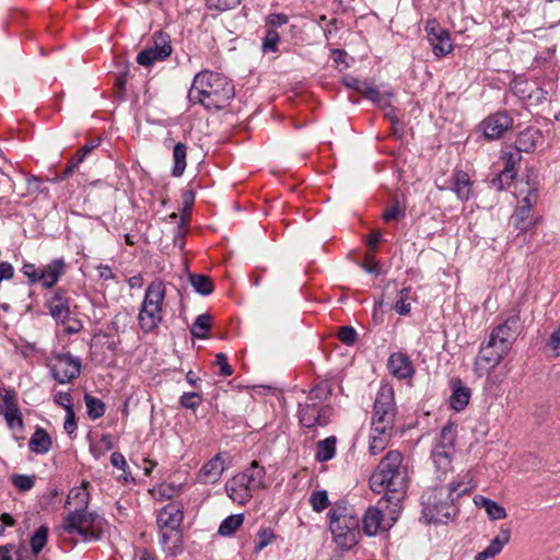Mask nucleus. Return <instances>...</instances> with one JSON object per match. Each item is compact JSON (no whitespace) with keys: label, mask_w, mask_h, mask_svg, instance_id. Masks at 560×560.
I'll list each match as a JSON object with an SVG mask.
<instances>
[{"label":"nucleus","mask_w":560,"mask_h":560,"mask_svg":"<svg viewBox=\"0 0 560 560\" xmlns=\"http://www.w3.org/2000/svg\"><path fill=\"white\" fill-rule=\"evenodd\" d=\"M12 485L21 492L30 491L35 485V476L14 474L11 476Z\"/></svg>","instance_id":"44"},{"label":"nucleus","mask_w":560,"mask_h":560,"mask_svg":"<svg viewBox=\"0 0 560 560\" xmlns=\"http://www.w3.org/2000/svg\"><path fill=\"white\" fill-rule=\"evenodd\" d=\"M511 530L508 527H501L499 534L490 541L487 548L478 552L475 557L476 560H487L494 558L501 552L503 547L510 541Z\"/></svg>","instance_id":"23"},{"label":"nucleus","mask_w":560,"mask_h":560,"mask_svg":"<svg viewBox=\"0 0 560 560\" xmlns=\"http://www.w3.org/2000/svg\"><path fill=\"white\" fill-rule=\"evenodd\" d=\"M337 337L342 343L352 346L357 341L358 334L353 327L342 326L339 328Z\"/></svg>","instance_id":"50"},{"label":"nucleus","mask_w":560,"mask_h":560,"mask_svg":"<svg viewBox=\"0 0 560 560\" xmlns=\"http://www.w3.org/2000/svg\"><path fill=\"white\" fill-rule=\"evenodd\" d=\"M55 401H56V404H58L59 406L63 407V408L66 409V411L73 410V407H72V397H71V394H70V393L59 392V393L55 396Z\"/></svg>","instance_id":"57"},{"label":"nucleus","mask_w":560,"mask_h":560,"mask_svg":"<svg viewBox=\"0 0 560 560\" xmlns=\"http://www.w3.org/2000/svg\"><path fill=\"white\" fill-rule=\"evenodd\" d=\"M49 529L47 526L42 525L38 527L31 537V550L36 556L38 555L46 546L48 540Z\"/></svg>","instance_id":"39"},{"label":"nucleus","mask_w":560,"mask_h":560,"mask_svg":"<svg viewBox=\"0 0 560 560\" xmlns=\"http://www.w3.org/2000/svg\"><path fill=\"white\" fill-rule=\"evenodd\" d=\"M514 226L521 232L532 231L538 222L529 207H517L513 217Z\"/></svg>","instance_id":"26"},{"label":"nucleus","mask_w":560,"mask_h":560,"mask_svg":"<svg viewBox=\"0 0 560 560\" xmlns=\"http://www.w3.org/2000/svg\"><path fill=\"white\" fill-rule=\"evenodd\" d=\"M166 287L163 281L154 280L147 287L138 314L139 327L144 334L153 332L162 323Z\"/></svg>","instance_id":"7"},{"label":"nucleus","mask_w":560,"mask_h":560,"mask_svg":"<svg viewBox=\"0 0 560 560\" xmlns=\"http://www.w3.org/2000/svg\"><path fill=\"white\" fill-rule=\"evenodd\" d=\"M480 126L483 130V136L488 140H495L512 128L513 119L506 113L498 112L485 118Z\"/></svg>","instance_id":"19"},{"label":"nucleus","mask_w":560,"mask_h":560,"mask_svg":"<svg viewBox=\"0 0 560 560\" xmlns=\"http://www.w3.org/2000/svg\"><path fill=\"white\" fill-rule=\"evenodd\" d=\"M51 439L43 428H37L30 439V450L36 454H46L51 448Z\"/></svg>","instance_id":"27"},{"label":"nucleus","mask_w":560,"mask_h":560,"mask_svg":"<svg viewBox=\"0 0 560 560\" xmlns=\"http://www.w3.org/2000/svg\"><path fill=\"white\" fill-rule=\"evenodd\" d=\"M210 10L228 11L241 3V0H206Z\"/></svg>","instance_id":"52"},{"label":"nucleus","mask_w":560,"mask_h":560,"mask_svg":"<svg viewBox=\"0 0 560 560\" xmlns=\"http://www.w3.org/2000/svg\"><path fill=\"white\" fill-rule=\"evenodd\" d=\"M522 331V322L518 313L509 315L505 320L494 327L489 336L493 343L510 352L512 345Z\"/></svg>","instance_id":"13"},{"label":"nucleus","mask_w":560,"mask_h":560,"mask_svg":"<svg viewBox=\"0 0 560 560\" xmlns=\"http://www.w3.org/2000/svg\"><path fill=\"white\" fill-rule=\"evenodd\" d=\"M331 57L336 66L339 68V70H342L345 68H348V63L346 62L347 54L342 49H332L331 50Z\"/></svg>","instance_id":"58"},{"label":"nucleus","mask_w":560,"mask_h":560,"mask_svg":"<svg viewBox=\"0 0 560 560\" xmlns=\"http://www.w3.org/2000/svg\"><path fill=\"white\" fill-rule=\"evenodd\" d=\"M406 206L397 198L393 205L383 212V220L386 222L398 221L405 217Z\"/></svg>","instance_id":"42"},{"label":"nucleus","mask_w":560,"mask_h":560,"mask_svg":"<svg viewBox=\"0 0 560 560\" xmlns=\"http://www.w3.org/2000/svg\"><path fill=\"white\" fill-rule=\"evenodd\" d=\"M328 517L330 532L339 548L349 550L359 542L361 518L352 506L336 504Z\"/></svg>","instance_id":"6"},{"label":"nucleus","mask_w":560,"mask_h":560,"mask_svg":"<svg viewBox=\"0 0 560 560\" xmlns=\"http://www.w3.org/2000/svg\"><path fill=\"white\" fill-rule=\"evenodd\" d=\"M88 486V482H83L80 487L72 488L67 497L66 505L74 503L75 509L86 510L90 501Z\"/></svg>","instance_id":"29"},{"label":"nucleus","mask_w":560,"mask_h":560,"mask_svg":"<svg viewBox=\"0 0 560 560\" xmlns=\"http://www.w3.org/2000/svg\"><path fill=\"white\" fill-rule=\"evenodd\" d=\"M110 463L114 467L125 471L128 468L125 456L119 452H114L110 455Z\"/></svg>","instance_id":"62"},{"label":"nucleus","mask_w":560,"mask_h":560,"mask_svg":"<svg viewBox=\"0 0 560 560\" xmlns=\"http://www.w3.org/2000/svg\"><path fill=\"white\" fill-rule=\"evenodd\" d=\"M452 388L453 393L450 397L451 407L456 411H462L470 400L471 390L458 378L452 382Z\"/></svg>","instance_id":"25"},{"label":"nucleus","mask_w":560,"mask_h":560,"mask_svg":"<svg viewBox=\"0 0 560 560\" xmlns=\"http://www.w3.org/2000/svg\"><path fill=\"white\" fill-rule=\"evenodd\" d=\"M46 306L51 317L57 322L65 324L70 318V298L68 291L58 288L52 295L47 299Z\"/></svg>","instance_id":"20"},{"label":"nucleus","mask_w":560,"mask_h":560,"mask_svg":"<svg viewBox=\"0 0 560 560\" xmlns=\"http://www.w3.org/2000/svg\"><path fill=\"white\" fill-rule=\"evenodd\" d=\"M256 538H257V540H256L255 551L259 552L265 547H267L269 544H271L273 541V539L276 538V535L271 528H261L258 530Z\"/></svg>","instance_id":"46"},{"label":"nucleus","mask_w":560,"mask_h":560,"mask_svg":"<svg viewBox=\"0 0 560 560\" xmlns=\"http://www.w3.org/2000/svg\"><path fill=\"white\" fill-rule=\"evenodd\" d=\"M184 520L183 505L179 502H171L163 506L156 516L160 545L164 552L175 556L182 550Z\"/></svg>","instance_id":"5"},{"label":"nucleus","mask_w":560,"mask_h":560,"mask_svg":"<svg viewBox=\"0 0 560 560\" xmlns=\"http://www.w3.org/2000/svg\"><path fill=\"white\" fill-rule=\"evenodd\" d=\"M189 282L195 291L201 295H209L213 291V283L208 276L191 273L189 275Z\"/></svg>","instance_id":"34"},{"label":"nucleus","mask_w":560,"mask_h":560,"mask_svg":"<svg viewBox=\"0 0 560 560\" xmlns=\"http://www.w3.org/2000/svg\"><path fill=\"white\" fill-rule=\"evenodd\" d=\"M61 529L69 535L80 536L83 541H95L101 538L97 515L82 509H74L69 513L61 524Z\"/></svg>","instance_id":"10"},{"label":"nucleus","mask_w":560,"mask_h":560,"mask_svg":"<svg viewBox=\"0 0 560 560\" xmlns=\"http://www.w3.org/2000/svg\"><path fill=\"white\" fill-rule=\"evenodd\" d=\"M63 429L68 434H72L77 430V421L73 410L67 411Z\"/></svg>","instance_id":"61"},{"label":"nucleus","mask_w":560,"mask_h":560,"mask_svg":"<svg viewBox=\"0 0 560 560\" xmlns=\"http://www.w3.org/2000/svg\"><path fill=\"white\" fill-rule=\"evenodd\" d=\"M279 40L280 36L276 30H267L266 35L262 39V50L265 52H276L278 50Z\"/></svg>","instance_id":"47"},{"label":"nucleus","mask_w":560,"mask_h":560,"mask_svg":"<svg viewBox=\"0 0 560 560\" xmlns=\"http://www.w3.org/2000/svg\"><path fill=\"white\" fill-rule=\"evenodd\" d=\"M230 456L226 453H219L207 463L202 465L197 474V479L203 485H211L217 482L224 470L228 468L226 462Z\"/></svg>","instance_id":"18"},{"label":"nucleus","mask_w":560,"mask_h":560,"mask_svg":"<svg viewBox=\"0 0 560 560\" xmlns=\"http://www.w3.org/2000/svg\"><path fill=\"white\" fill-rule=\"evenodd\" d=\"M537 202V191L536 189L534 188H528V191L526 194V196L523 197L522 199V206L521 207H529L530 210H533V207L536 205Z\"/></svg>","instance_id":"63"},{"label":"nucleus","mask_w":560,"mask_h":560,"mask_svg":"<svg viewBox=\"0 0 560 560\" xmlns=\"http://www.w3.org/2000/svg\"><path fill=\"white\" fill-rule=\"evenodd\" d=\"M413 300L411 288L406 287L399 291L398 300L395 303L394 310L399 315H408L411 311V302Z\"/></svg>","instance_id":"38"},{"label":"nucleus","mask_w":560,"mask_h":560,"mask_svg":"<svg viewBox=\"0 0 560 560\" xmlns=\"http://www.w3.org/2000/svg\"><path fill=\"white\" fill-rule=\"evenodd\" d=\"M0 398L2 401L0 404V408H9V407L19 406L18 405V396H16V393L14 389L1 387L0 388Z\"/></svg>","instance_id":"51"},{"label":"nucleus","mask_w":560,"mask_h":560,"mask_svg":"<svg viewBox=\"0 0 560 560\" xmlns=\"http://www.w3.org/2000/svg\"><path fill=\"white\" fill-rule=\"evenodd\" d=\"M212 317L205 313L197 316L196 320L191 325L190 332L195 338L206 339L208 338V331L211 328Z\"/></svg>","instance_id":"33"},{"label":"nucleus","mask_w":560,"mask_h":560,"mask_svg":"<svg viewBox=\"0 0 560 560\" xmlns=\"http://www.w3.org/2000/svg\"><path fill=\"white\" fill-rule=\"evenodd\" d=\"M424 31L435 56L442 57L452 51L453 45L450 33L436 20L427 21Z\"/></svg>","instance_id":"17"},{"label":"nucleus","mask_w":560,"mask_h":560,"mask_svg":"<svg viewBox=\"0 0 560 560\" xmlns=\"http://www.w3.org/2000/svg\"><path fill=\"white\" fill-rule=\"evenodd\" d=\"M453 191L460 200L467 201L472 196V182L469 175L462 170H454L452 174Z\"/></svg>","instance_id":"24"},{"label":"nucleus","mask_w":560,"mask_h":560,"mask_svg":"<svg viewBox=\"0 0 560 560\" xmlns=\"http://www.w3.org/2000/svg\"><path fill=\"white\" fill-rule=\"evenodd\" d=\"M186 156H187V147L183 142H177L173 149V160L174 166L172 170V175L175 177H179L184 174L186 168Z\"/></svg>","instance_id":"32"},{"label":"nucleus","mask_w":560,"mask_h":560,"mask_svg":"<svg viewBox=\"0 0 560 560\" xmlns=\"http://www.w3.org/2000/svg\"><path fill=\"white\" fill-rule=\"evenodd\" d=\"M389 374L397 380H411L416 373L411 359L405 352H394L387 360Z\"/></svg>","instance_id":"21"},{"label":"nucleus","mask_w":560,"mask_h":560,"mask_svg":"<svg viewBox=\"0 0 560 560\" xmlns=\"http://www.w3.org/2000/svg\"><path fill=\"white\" fill-rule=\"evenodd\" d=\"M98 144H100V140H92L89 143H85L81 149H79L77 151L73 159L77 162L82 163L84 161V159L89 154H91L94 149H96L98 147Z\"/></svg>","instance_id":"54"},{"label":"nucleus","mask_w":560,"mask_h":560,"mask_svg":"<svg viewBox=\"0 0 560 560\" xmlns=\"http://www.w3.org/2000/svg\"><path fill=\"white\" fill-rule=\"evenodd\" d=\"M544 143L542 132L537 128H526L518 133L515 148L518 152H533Z\"/></svg>","instance_id":"22"},{"label":"nucleus","mask_w":560,"mask_h":560,"mask_svg":"<svg viewBox=\"0 0 560 560\" xmlns=\"http://www.w3.org/2000/svg\"><path fill=\"white\" fill-rule=\"evenodd\" d=\"M310 503L315 512H323L330 504L326 490L313 491L310 497Z\"/></svg>","instance_id":"43"},{"label":"nucleus","mask_w":560,"mask_h":560,"mask_svg":"<svg viewBox=\"0 0 560 560\" xmlns=\"http://www.w3.org/2000/svg\"><path fill=\"white\" fill-rule=\"evenodd\" d=\"M509 353L503 348H499V345L488 340L486 345L480 347L479 353L474 362V371L478 376H483L492 371L500 364L502 359Z\"/></svg>","instance_id":"15"},{"label":"nucleus","mask_w":560,"mask_h":560,"mask_svg":"<svg viewBox=\"0 0 560 560\" xmlns=\"http://www.w3.org/2000/svg\"><path fill=\"white\" fill-rule=\"evenodd\" d=\"M474 502L477 506L486 510L487 515L491 520H503L506 517V511L503 506L499 505L491 499L482 495H475Z\"/></svg>","instance_id":"28"},{"label":"nucleus","mask_w":560,"mask_h":560,"mask_svg":"<svg viewBox=\"0 0 560 560\" xmlns=\"http://www.w3.org/2000/svg\"><path fill=\"white\" fill-rule=\"evenodd\" d=\"M359 93L374 103L383 106L388 105V100H384L377 88L368 81L364 82L362 90ZM392 93H388L387 98L392 97Z\"/></svg>","instance_id":"40"},{"label":"nucleus","mask_w":560,"mask_h":560,"mask_svg":"<svg viewBox=\"0 0 560 560\" xmlns=\"http://www.w3.org/2000/svg\"><path fill=\"white\" fill-rule=\"evenodd\" d=\"M235 96L232 81L222 73L203 70L197 73L188 92V98L208 110L228 107Z\"/></svg>","instance_id":"2"},{"label":"nucleus","mask_w":560,"mask_h":560,"mask_svg":"<svg viewBox=\"0 0 560 560\" xmlns=\"http://www.w3.org/2000/svg\"><path fill=\"white\" fill-rule=\"evenodd\" d=\"M217 364L220 366L221 375L230 376L233 374V369L228 362V357L220 352L215 355Z\"/></svg>","instance_id":"56"},{"label":"nucleus","mask_w":560,"mask_h":560,"mask_svg":"<svg viewBox=\"0 0 560 560\" xmlns=\"http://www.w3.org/2000/svg\"><path fill=\"white\" fill-rule=\"evenodd\" d=\"M535 88L534 81L517 78L512 83L513 93L523 101H527L532 90Z\"/></svg>","instance_id":"41"},{"label":"nucleus","mask_w":560,"mask_h":560,"mask_svg":"<svg viewBox=\"0 0 560 560\" xmlns=\"http://www.w3.org/2000/svg\"><path fill=\"white\" fill-rule=\"evenodd\" d=\"M455 444V429L453 425H445L439 436V441L435 445L443 446L444 448L452 450Z\"/></svg>","instance_id":"45"},{"label":"nucleus","mask_w":560,"mask_h":560,"mask_svg":"<svg viewBox=\"0 0 560 560\" xmlns=\"http://www.w3.org/2000/svg\"><path fill=\"white\" fill-rule=\"evenodd\" d=\"M409 483L408 467L399 451H389L370 477V488L375 493H385L380 504L390 503L393 513H399Z\"/></svg>","instance_id":"1"},{"label":"nucleus","mask_w":560,"mask_h":560,"mask_svg":"<svg viewBox=\"0 0 560 560\" xmlns=\"http://www.w3.org/2000/svg\"><path fill=\"white\" fill-rule=\"evenodd\" d=\"M84 402L86 407L88 416L95 420L104 416L106 407L105 404L97 397L90 394L84 395Z\"/></svg>","instance_id":"37"},{"label":"nucleus","mask_w":560,"mask_h":560,"mask_svg":"<svg viewBox=\"0 0 560 560\" xmlns=\"http://www.w3.org/2000/svg\"><path fill=\"white\" fill-rule=\"evenodd\" d=\"M546 347L553 357L560 355V324L559 327L551 334L546 343Z\"/></svg>","instance_id":"53"},{"label":"nucleus","mask_w":560,"mask_h":560,"mask_svg":"<svg viewBox=\"0 0 560 560\" xmlns=\"http://www.w3.org/2000/svg\"><path fill=\"white\" fill-rule=\"evenodd\" d=\"M244 515L243 514H232L224 518L218 529V533L221 536H230L234 534L243 524Z\"/></svg>","instance_id":"36"},{"label":"nucleus","mask_w":560,"mask_h":560,"mask_svg":"<svg viewBox=\"0 0 560 560\" xmlns=\"http://www.w3.org/2000/svg\"><path fill=\"white\" fill-rule=\"evenodd\" d=\"M547 93L540 89L537 83L535 82V88L530 92V96H528L527 102L529 104H537L546 100Z\"/></svg>","instance_id":"59"},{"label":"nucleus","mask_w":560,"mask_h":560,"mask_svg":"<svg viewBox=\"0 0 560 560\" xmlns=\"http://www.w3.org/2000/svg\"><path fill=\"white\" fill-rule=\"evenodd\" d=\"M0 415L3 416L7 425L10 429L18 428L19 430H22L24 427L23 423V417L22 412L19 408V406L9 407V408H0Z\"/></svg>","instance_id":"35"},{"label":"nucleus","mask_w":560,"mask_h":560,"mask_svg":"<svg viewBox=\"0 0 560 560\" xmlns=\"http://www.w3.org/2000/svg\"><path fill=\"white\" fill-rule=\"evenodd\" d=\"M50 372L59 384L70 383L80 375L81 360L70 353H57L50 365Z\"/></svg>","instance_id":"14"},{"label":"nucleus","mask_w":560,"mask_h":560,"mask_svg":"<svg viewBox=\"0 0 560 560\" xmlns=\"http://www.w3.org/2000/svg\"><path fill=\"white\" fill-rule=\"evenodd\" d=\"M431 458L438 471L445 475L451 467V450L443 446L434 445Z\"/></svg>","instance_id":"30"},{"label":"nucleus","mask_w":560,"mask_h":560,"mask_svg":"<svg viewBox=\"0 0 560 560\" xmlns=\"http://www.w3.org/2000/svg\"><path fill=\"white\" fill-rule=\"evenodd\" d=\"M515 176L516 173H511L509 170H502L498 176L492 179V186L498 190H502L512 184Z\"/></svg>","instance_id":"49"},{"label":"nucleus","mask_w":560,"mask_h":560,"mask_svg":"<svg viewBox=\"0 0 560 560\" xmlns=\"http://www.w3.org/2000/svg\"><path fill=\"white\" fill-rule=\"evenodd\" d=\"M328 396L329 390L326 386H316L308 393L305 401L300 404L299 408V419L302 425L314 429L328 424L332 409L330 406L322 404Z\"/></svg>","instance_id":"9"},{"label":"nucleus","mask_w":560,"mask_h":560,"mask_svg":"<svg viewBox=\"0 0 560 560\" xmlns=\"http://www.w3.org/2000/svg\"><path fill=\"white\" fill-rule=\"evenodd\" d=\"M154 46L140 51L137 56L139 65L149 67L158 60H164L172 54L171 40L167 34L158 32L153 35Z\"/></svg>","instance_id":"16"},{"label":"nucleus","mask_w":560,"mask_h":560,"mask_svg":"<svg viewBox=\"0 0 560 560\" xmlns=\"http://www.w3.org/2000/svg\"><path fill=\"white\" fill-rule=\"evenodd\" d=\"M471 487L464 480L441 482L422 494V518L427 524L447 523L456 515L454 502L469 493Z\"/></svg>","instance_id":"3"},{"label":"nucleus","mask_w":560,"mask_h":560,"mask_svg":"<svg viewBox=\"0 0 560 560\" xmlns=\"http://www.w3.org/2000/svg\"><path fill=\"white\" fill-rule=\"evenodd\" d=\"M392 506L390 503L381 505L378 502L377 506H371L365 511L361 522L363 532L368 536H375L378 532L388 530L394 525L398 513L390 512Z\"/></svg>","instance_id":"12"},{"label":"nucleus","mask_w":560,"mask_h":560,"mask_svg":"<svg viewBox=\"0 0 560 560\" xmlns=\"http://www.w3.org/2000/svg\"><path fill=\"white\" fill-rule=\"evenodd\" d=\"M397 408L394 390L389 386H382L377 392L370 431L369 451L372 455L383 452L388 445L396 419Z\"/></svg>","instance_id":"4"},{"label":"nucleus","mask_w":560,"mask_h":560,"mask_svg":"<svg viewBox=\"0 0 560 560\" xmlns=\"http://www.w3.org/2000/svg\"><path fill=\"white\" fill-rule=\"evenodd\" d=\"M288 23V16L283 13H273L268 15L267 24L271 27L281 26Z\"/></svg>","instance_id":"60"},{"label":"nucleus","mask_w":560,"mask_h":560,"mask_svg":"<svg viewBox=\"0 0 560 560\" xmlns=\"http://www.w3.org/2000/svg\"><path fill=\"white\" fill-rule=\"evenodd\" d=\"M265 475V468L253 460L248 468L225 483L229 498L238 504L247 503L253 493L264 487Z\"/></svg>","instance_id":"8"},{"label":"nucleus","mask_w":560,"mask_h":560,"mask_svg":"<svg viewBox=\"0 0 560 560\" xmlns=\"http://www.w3.org/2000/svg\"><path fill=\"white\" fill-rule=\"evenodd\" d=\"M504 167L503 170H509L511 173H516L515 166L521 160L520 152L516 150L515 152H505L503 153Z\"/></svg>","instance_id":"55"},{"label":"nucleus","mask_w":560,"mask_h":560,"mask_svg":"<svg viewBox=\"0 0 560 560\" xmlns=\"http://www.w3.org/2000/svg\"><path fill=\"white\" fill-rule=\"evenodd\" d=\"M22 272L31 284L40 283L43 288L50 289L65 275L66 261L63 258H56L43 267L25 262L22 267Z\"/></svg>","instance_id":"11"},{"label":"nucleus","mask_w":560,"mask_h":560,"mask_svg":"<svg viewBox=\"0 0 560 560\" xmlns=\"http://www.w3.org/2000/svg\"><path fill=\"white\" fill-rule=\"evenodd\" d=\"M202 401L200 394L196 392L184 393L180 397L179 404L185 409L196 410Z\"/></svg>","instance_id":"48"},{"label":"nucleus","mask_w":560,"mask_h":560,"mask_svg":"<svg viewBox=\"0 0 560 560\" xmlns=\"http://www.w3.org/2000/svg\"><path fill=\"white\" fill-rule=\"evenodd\" d=\"M342 82L347 88L353 89L359 93L362 90L365 81H361L354 77L347 75L343 78Z\"/></svg>","instance_id":"64"},{"label":"nucleus","mask_w":560,"mask_h":560,"mask_svg":"<svg viewBox=\"0 0 560 560\" xmlns=\"http://www.w3.org/2000/svg\"><path fill=\"white\" fill-rule=\"evenodd\" d=\"M337 439L335 436H328L317 443L316 447V459L318 462H328L334 458L336 454Z\"/></svg>","instance_id":"31"}]
</instances>
